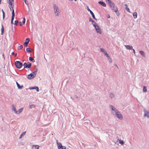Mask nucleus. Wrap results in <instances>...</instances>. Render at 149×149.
I'll return each instance as SVG.
<instances>
[{
  "label": "nucleus",
  "mask_w": 149,
  "mask_h": 149,
  "mask_svg": "<svg viewBox=\"0 0 149 149\" xmlns=\"http://www.w3.org/2000/svg\"><path fill=\"white\" fill-rule=\"evenodd\" d=\"M109 108L111 110L112 114L120 120L122 119L123 116L120 112L112 105H109Z\"/></svg>",
  "instance_id": "f257e3e1"
},
{
  "label": "nucleus",
  "mask_w": 149,
  "mask_h": 149,
  "mask_svg": "<svg viewBox=\"0 0 149 149\" xmlns=\"http://www.w3.org/2000/svg\"><path fill=\"white\" fill-rule=\"evenodd\" d=\"M106 0L108 1V3L111 10L116 13L117 12L118 8L117 7L115 6L114 4L110 0Z\"/></svg>",
  "instance_id": "f03ea898"
},
{
  "label": "nucleus",
  "mask_w": 149,
  "mask_h": 149,
  "mask_svg": "<svg viewBox=\"0 0 149 149\" xmlns=\"http://www.w3.org/2000/svg\"><path fill=\"white\" fill-rule=\"evenodd\" d=\"M37 70L34 72H32L30 74L28 75L27 76V78L29 79H31L34 77L36 75Z\"/></svg>",
  "instance_id": "7ed1b4c3"
},
{
  "label": "nucleus",
  "mask_w": 149,
  "mask_h": 149,
  "mask_svg": "<svg viewBox=\"0 0 149 149\" xmlns=\"http://www.w3.org/2000/svg\"><path fill=\"white\" fill-rule=\"evenodd\" d=\"M93 25L94 27L96 30V32L97 33H98L100 34H101V29L96 24V23L95 24H94Z\"/></svg>",
  "instance_id": "20e7f679"
},
{
  "label": "nucleus",
  "mask_w": 149,
  "mask_h": 149,
  "mask_svg": "<svg viewBox=\"0 0 149 149\" xmlns=\"http://www.w3.org/2000/svg\"><path fill=\"white\" fill-rule=\"evenodd\" d=\"M15 65L17 68L20 69L22 66L23 64L20 62L17 61L15 62Z\"/></svg>",
  "instance_id": "39448f33"
},
{
  "label": "nucleus",
  "mask_w": 149,
  "mask_h": 149,
  "mask_svg": "<svg viewBox=\"0 0 149 149\" xmlns=\"http://www.w3.org/2000/svg\"><path fill=\"white\" fill-rule=\"evenodd\" d=\"M143 112L144 113L143 116L144 117H147V118H149V112L145 109H143Z\"/></svg>",
  "instance_id": "423d86ee"
},
{
  "label": "nucleus",
  "mask_w": 149,
  "mask_h": 149,
  "mask_svg": "<svg viewBox=\"0 0 149 149\" xmlns=\"http://www.w3.org/2000/svg\"><path fill=\"white\" fill-rule=\"evenodd\" d=\"M23 66L24 68H30L31 67V64L29 62H28L27 63H25L23 64Z\"/></svg>",
  "instance_id": "0eeeda50"
},
{
  "label": "nucleus",
  "mask_w": 149,
  "mask_h": 149,
  "mask_svg": "<svg viewBox=\"0 0 149 149\" xmlns=\"http://www.w3.org/2000/svg\"><path fill=\"white\" fill-rule=\"evenodd\" d=\"M87 10L88 11H89L91 14V15H92V16L93 17V19H95V20H97V19L95 17V15L94 14V13H93L92 12V11L89 8V7L88 6H87Z\"/></svg>",
  "instance_id": "6e6552de"
},
{
  "label": "nucleus",
  "mask_w": 149,
  "mask_h": 149,
  "mask_svg": "<svg viewBox=\"0 0 149 149\" xmlns=\"http://www.w3.org/2000/svg\"><path fill=\"white\" fill-rule=\"evenodd\" d=\"M53 7L54 9V12H56L59 11V9L58 6L55 4L53 5Z\"/></svg>",
  "instance_id": "1a4fd4ad"
},
{
  "label": "nucleus",
  "mask_w": 149,
  "mask_h": 149,
  "mask_svg": "<svg viewBox=\"0 0 149 149\" xmlns=\"http://www.w3.org/2000/svg\"><path fill=\"white\" fill-rule=\"evenodd\" d=\"M100 51L103 52L104 54H105V55H106L107 57L109 58H110V57L109 54L107 53L106 51L104 49L101 48Z\"/></svg>",
  "instance_id": "9d476101"
},
{
  "label": "nucleus",
  "mask_w": 149,
  "mask_h": 149,
  "mask_svg": "<svg viewBox=\"0 0 149 149\" xmlns=\"http://www.w3.org/2000/svg\"><path fill=\"white\" fill-rule=\"evenodd\" d=\"M12 110L14 111L15 113H18V111H16V108L13 104L12 105Z\"/></svg>",
  "instance_id": "9b49d317"
},
{
  "label": "nucleus",
  "mask_w": 149,
  "mask_h": 149,
  "mask_svg": "<svg viewBox=\"0 0 149 149\" xmlns=\"http://www.w3.org/2000/svg\"><path fill=\"white\" fill-rule=\"evenodd\" d=\"M29 40H30L29 38H27L26 39V42L24 43V45L25 46V47L27 46L28 44L29 43Z\"/></svg>",
  "instance_id": "f8f14e48"
},
{
  "label": "nucleus",
  "mask_w": 149,
  "mask_h": 149,
  "mask_svg": "<svg viewBox=\"0 0 149 149\" xmlns=\"http://www.w3.org/2000/svg\"><path fill=\"white\" fill-rule=\"evenodd\" d=\"M98 3L104 7H106V3L102 1H100L98 2Z\"/></svg>",
  "instance_id": "ddd939ff"
},
{
  "label": "nucleus",
  "mask_w": 149,
  "mask_h": 149,
  "mask_svg": "<svg viewBox=\"0 0 149 149\" xmlns=\"http://www.w3.org/2000/svg\"><path fill=\"white\" fill-rule=\"evenodd\" d=\"M57 145V146H58V149H59L60 148L63 149L61 143H58Z\"/></svg>",
  "instance_id": "4468645a"
},
{
  "label": "nucleus",
  "mask_w": 149,
  "mask_h": 149,
  "mask_svg": "<svg viewBox=\"0 0 149 149\" xmlns=\"http://www.w3.org/2000/svg\"><path fill=\"white\" fill-rule=\"evenodd\" d=\"M125 46L127 49H132L133 48V47L130 45H125Z\"/></svg>",
  "instance_id": "2eb2a0df"
},
{
  "label": "nucleus",
  "mask_w": 149,
  "mask_h": 149,
  "mask_svg": "<svg viewBox=\"0 0 149 149\" xmlns=\"http://www.w3.org/2000/svg\"><path fill=\"white\" fill-rule=\"evenodd\" d=\"M125 6H126V8H125V9L129 13H130V10L129 8H128V7L127 6V5L126 4H125L124 5Z\"/></svg>",
  "instance_id": "dca6fc26"
},
{
  "label": "nucleus",
  "mask_w": 149,
  "mask_h": 149,
  "mask_svg": "<svg viewBox=\"0 0 149 149\" xmlns=\"http://www.w3.org/2000/svg\"><path fill=\"white\" fill-rule=\"evenodd\" d=\"M16 84L19 89H21L22 88L23 86H20L19 84L17 82H16Z\"/></svg>",
  "instance_id": "f3484780"
},
{
  "label": "nucleus",
  "mask_w": 149,
  "mask_h": 149,
  "mask_svg": "<svg viewBox=\"0 0 149 149\" xmlns=\"http://www.w3.org/2000/svg\"><path fill=\"white\" fill-rule=\"evenodd\" d=\"M139 53H140L141 55H142L143 56L145 57V53L143 51H139Z\"/></svg>",
  "instance_id": "a211bd4d"
},
{
  "label": "nucleus",
  "mask_w": 149,
  "mask_h": 149,
  "mask_svg": "<svg viewBox=\"0 0 149 149\" xmlns=\"http://www.w3.org/2000/svg\"><path fill=\"white\" fill-rule=\"evenodd\" d=\"M133 16L134 17V18L136 19L137 17V13L136 12H135L133 13Z\"/></svg>",
  "instance_id": "6ab92c4d"
},
{
  "label": "nucleus",
  "mask_w": 149,
  "mask_h": 149,
  "mask_svg": "<svg viewBox=\"0 0 149 149\" xmlns=\"http://www.w3.org/2000/svg\"><path fill=\"white\" fill-rule=\"evenodd\" d=\"M33 147H34L35 149H39V148L40 146L38 145H32Z\"/></svg>",
  "instance_id": "aec40b11"
},
{
  "label": "nucleus",
  "mask_w": 149,
  "mask_h": 149,
  "mask_svg": "<svg viewBox=\"0 0 149 149\" xmlns=\"http://www.w3.org/2000/svg\"><path fill=\"white\" fill-rule=\"evenodd\" d=\"M2 26V28H1V35H3V32H4V27H3V26L2 25H1Z\"/></svg>",
  "instance_id": "412c9836"
},
{
  "label": "nucleus",
  "mask_w": 149,
  "mask_h": 149,
  "mask_svg": "<svg viewBox=\"0 0 149 149\" xmlns=\"http://www.w3.org/2000/svg\"><path fill=\"white\" fill-rule=\"evenodd\" d=\"M55 14V15L56 16H57L58 17H59L60 15V13L59 11L56 12H54Z\"/></svg>",
  "instance_id": "4be33fe9"
},
{
  "label": "nucleus",
  "mask_w": 149,
  "mask_h": 149,
  "mask_svg": "<svg viewBox=\"0 0 149 149\" xmlns=\"http://www.w3.org/2000/svg\"><path fill=\"white\" fill-rule=\"evenodd\" d=\"M25 134H26V132H23V133L20 135L19 136V138L21 139L22 136L25 135Z\"/></svg>",
  "instance_id": "5701e85b"
},
{
  "label": "nucleus",
  "mask_w": 149,
  "mask_h": 149,
  "mask_svg": "<svg viewBox=\"0 0 149 149\" xmlns=\"http://www.w3.org/2000/svg\"><path fill=\"white\" fill-rule=\"evenodd\" d=\"M119 143L121 144L122 145H123L124 144V142L123 140H120L119 141Z\"/></svg>",
  "instance_id": "b1692460"
},
{
  "label": "nucleus",
  "mask_w": 149,
  "mask_h": 149,
  "mask_svg": "<svg viewBox=\"0 0 149 149\" xmlns=\"http://www.w3.org/2000/svg\"><path fill=\"white\" fill-rule=\"evenodd\" d=\"M147 89L146 86H144L143 88V91L144 92H146L147 91Z\"/></svg>",
  "instance_id": "393cba45"
},
{
  "label": "nucleus",
  "mask_w": 149,
  "mask_h": 149,
  "mask_svg": "<svg viewBox=\"0 0 149 149\" xmlns=\"http://www.w3.org/2000/svg\"><path fill=\"white\" fill-rule=\"evenodd\" d=\"M23 108H22L19 109L18 111V113H16L17 114H19L20 113H21L23 110Z\"/></svg>",
  "instance_id": "a878e982"
},
{
  "label": "nucleus",
  "mask_w": 149,
  "mask_h": 149,
  "mask_svg": "<svg viewBox=\"0 0 149 149\" xmlns=\"http://www.w3.org/2000/svg\"><path fill=\"white\" fill-rule=\"evenodd\" d=\"M89 21L90 22L91 21V22H92L93 25L94 24L96 23L93 20H92V19H91V18L90 19Z\"/></svg>",
  "instance_id": "bb28decb"
},
{
  "label": "nucleus",
  "mask_w": 149,
  "mask_h": 149,
  "mask_svg": "<svg viewBox=\"0 0 149 149\" xmlns=\"http://www.w3.org/2000/svg\"><path fill=\"white\" fill-rule=\"evenodd\" d=\"M110 96L111 98H113L115 97L114 95L112 93L110 94Z\"/></svg>",
  "instance_id": "cd10ccee"
},
{
  "label": "nucleus",
  "mask_w": 149,
  "mask_h": 149,
  "mask_svg": "<svg viewBox=\"0 0 149 149\" xmlns=\"http://www.w3.org/2000/svg\"><path fill=\"white\" fill-rule=\"evenodd\" d=\"M15 13H14V10L13 9L12 12V17H15Z\"/></svg>",
  "instance_id": "c85d7f7f"
},
{
  "label": "nucleus",
  "mask_w": 149,
  "mask_h": 149,
  "mask_svg": "<svg viewBox=\"0 0 149 149\" xmlns=\"http://www.w3.org/2000/svg\"><path fill=\"white\" fill-rule=\"evenodd\" d=\"M29 60L31 61H33L34 60V58L31 57H30L29 58Z\"/></svg>",
  "instance_id": "c756f323"
},
{
  "label": "nucleus",
  "mask_w": 149,
  "mask_h": 149,
  "mask_svg": "<svg viewBox=\"0 0 149 149\" xmlns=\"http://www.w3.org/2000/svg\"><path fill=\"white\" fill-rule=\"evenodd\" d=\"M36 106L34 104H32L29 107L30 109L35 107Z\"/></svg>",
  "instance_id": "7c9ffc66"
},
{
  "label": "nucleus",
  "mask_w": 149,
  "mask_h": 149,
  "mask_svg": "<svg viewBox=\"0 0 149 149\" xmlns=\"http://www.w3.org/2000/svg\"><path fill=\"white\" fill-rule=\"evenodd\" d=\"M18 23V21L17 20H15V21L14 25L15 26H17V24Z\"/></svg>",
  "instance_id": "2f4dec72"
},
{
  "label": "nucleus",
  "mask_w": 149,
  "mask_h": 149,
  "mask_svg": "<svg viewBox=\"0 0 149 149\" xmlns=\"http://www.w3.org/2000/svg\"><path fill=\"white\" fill-rule=\"evenodd\" d=\"M26 51L28 52H31V51L30 50V49L29 48H27L26 49Z\"/></svg>",
  "instance_id": "473e14b6"
},
{
  "label": "nucleus",
  "mask_w": 149,
  "mask_h": 149,
  "mask_svg": "<svg viewBox=\"0 0 149 149\" xmlns=\"http://www.w3.org/2000/svg\"><path fill=\"white\" fill-rule=\"evenodd\" d=\"M8 3L11 5H12V2L13 1V0H9Z\"/></svg>",
  "instance_id": "72a5a7b5"
},
{
  "label": "nucleus",
  "mask_w": 149,
  "mask_h": 149,
  "mask_svg": "<svg viewBox=\"0 0 149 149\" xmlns=\"http://www.w3.org/2000/svg\"><path fill=\"white\" fill-rule=\"evenodd\" d=\"M23 48V46L22 45H21L20 46H19L18 48V49H21Z\"/></svg>",
  "instance_id": "f704fd0d"
},
{
  "label": "nucleus",
  "mask_w": 149,
  "mask_h": 149,
  "mask_svg": "<svg viewBox=\"0 0 149 149\" xmlns=\"http://www.w3.org/2000/svg\"><path fill=\"white\" fill-rule=\"evenodd\" d=\"M29 88L30 90L35 89H36V86L34 87H30Z\"/></svg>",
  "instance_id": "c9c22d12"
},
{
  "label": "nucleus",
  "mask_w": 149,
  "mask_h": 149,
  "mask_svg": "<svg viewBox=\"0 0 149 149\" xmlns=\"http://www.w3.org/2000/svg\"><path fill=\"white\" fill-rule=\"evenodd\" d=\"M14 18V17H11V23L12 24H13V21Z\"/></svg>",
  "instance_id": "e433bc0d"
},
{
  "label": "nucleus",
  "mask_w": 149,
  "mask_h": 149,
  "mask_svg": "<svg viewBox=\"0 0 149 149\" xmlns=\"http://www.w3.org/2000/svg\"><path fill=\"white\" fill-rule=\"evenodd\" d=\"M36 89L37 92H38L39 91V88L37 86H36V89Z\"/></svg>",
  "instance_id": "4c0bfd02"
},
{
  "label": "nucleus",
  "mask_w": 149,
  "mask_h": 149,
  "mask_svg": "<svg viewBox=\"0 0 149 149\" xmlns=\"http://www.w3.org/2000/svg\"><path fill=\"white\" fill-rule=\"evenodd\" d=\"M36 89L37 92H38L39 91V88L37 86H36V89Z\"/></svg>",
  "instance_id": "58836bf2"
},
{
  "label": "nucleus",
  "mask_w": 149,
  "mask_h": 149,
  "mask_svg": "<svg viewBox=\"0 0 149 149\" xmlns=\"http://www.w3.org/2000/svg\"><path fill=\"white\" fill-rule=\"evenodd\" d=\"M25 19L24 18H23V22H22V23L23 24H24L25 23Z\"/></svg>",
  "instance_id": "ea45409f"
},
{
  "label": "nucleus",
  "mask_w": 149,
  "mask_h": 149,
  "mask_svg": "<svg viewBox=\"0 0 149 149\" xmlns=\"http://www.w3.org/2000/svg\"><path fill=\"white\" fill-rule=\"evenodd\" d=\"M10 9V10H11L13 9V6H12V5L9 6Z\"/></svg>",
  "instance_id": "a19ab883"
},
{
  "label": "nucleus",
  "mask_w": 149,
  "mask_h": 149,
  "mask_svg": "<svg viewBox=\"0 0 149 149\" xmlns=\"http://www.w3.org/2000/svg\"><path fill=\"white\" fill-rule=\"evenodd\" d=\"M108 59L109 60V62L110 63H111L112 62V60H111V58H108Z\"/></svg>",
  "instance_id": "79ce46f5"
},
{
  "label": "nucleus",
  "mask_w": 149,
  "mask_h": 149,
  "mask_svg": "<svg viewBox=\"0 0 149 149\" xmlns=\"http://www.w3.org/2000/svg\"><path fill=\"white\" fill-rule=\"evenodd\" d=\"M2 56H3V60H5V55H4V54H3Z\"/></svg>",
  "instance_id": "37998d69"
},
{
  "label": "nucleus",
  "mask_w": 149,
  "mask_h": 149,
  "mask_svg": "<svg viewBox=\"0 0 149 149\" xmlns=\"http://www.w3.org/2000/svg\"><path fill=\"white\" fill-rule=\"evenodd\" d=\"M24 1L25 3L26 4L28 5V2L26 1V0H24Z\"/></svg>",
  "instance_id": "c03bdc74"
},
{
  "label": "nucleus",
  "mask_w": 149,
  "mask_h": 149,
  "mask_svg": "<svg viewBox=\"0 0 149 149\" xmlns=\"http://www.w3.org/2000/svg\"><path fill=\"white\" fill-rule=\"evenodd\" d=\"M5 18V13H3V19Z\"/></svg>",
  "instance_id": "a18cd8bd"
},
{
  "label": "nucleus",
  "mask_w": 149,
  "mask_h": 149,
  "mask_svg": "<svg viewBox=\"0 0 149 149\" xmlns=\"http://www.w3.org/2000/svg\"><path fill=\"white\" fill-rule=\"evenodd\" d=\"M22 24H23V23H22V22H19V25L20 26H22Z\"/></svg>",
  "instance_id": "49530a36"
},
{
  "label": "nucleus",
  "mask_w": 149,
  "mask_h": 149,
  "mask_svg": "<svg viewBox=\"0 0 149 149\" xmlns=\"http://www.w3.org/2000/svg\"><path fill=\"white\" fill-rule=\"evenodd\" d=\"M116 139L117 140V142L118 141H119V140H120L119 139V138L118 137L116 138Z\"/></svg>",
  "instance_id": "de8ad7c7"
},
{
  "label": "nucleus",
  "mask_w": 149,
  "mask_h": 149,
  "mask_svg": "<svg viewBox=\"0 0 149 149\" xmlns=\"http://www.w3.org/2000/svg\"><path fill=\"white\" fill-rule=\"evenodd\" d=\"M132 49L133 50V52L134 53V54H135V50L134 49H133V48H132Z\"/></svg>",
  "instance_id": "09e8293b"
},
{
  "label": "nucleus",
  "mask_w": 149,
  "mask_h": 149,
  "mask_svg": "<svg viewBox=\"0 0 149 149\" xmlns=\"http://www.w3.org/2000/svg\"><path fill=\"white\" fill-rule=\"evenodd\" d=\"M114 65H115V66H116V68H117L118 69V66L116 64H114Z\"/></svg>",
  "instance_id": "8fccbe9b"
},
{
  "label": "nucleus",
  "mask_w": 149,
  "mask_h": 149,
  "mask_svg": "<svg viewBox=\"0 0 149 149\" xmlns=\"http://www.w3.org/2000/svg\"><path fill=\"white\" fill-rule=\"evenodd\" d=\"M1 11L3 13H3H5L4 12V11L3 10V9H2Z\"/></svg>",
  "instance_id": "3c124183"
},
{
  "label": "nucleus",
  "mask_w": 149,
  "mask_h": 149,
  "mask_svg": "<svg viewBox=\"0 0 149 149\" xmlns=\"http://www.w3.org/2000/svg\"><path fill=\"white\" fill-rule=\"evenodd\" d=\"M56 142L57 144H58V143H59V142H58V141L57 140H56Z\"/></svg>",
  "instance_id": "603ef678"
},
{
  "label": "nucleus",
  "mask_w": 149,
  "mask_h": 149,
  "mask_svg": "<svg viewBox=\"0 0 149 149\" xmlns=\"http://www.w3.org/2000/svg\"><path fill=\"white\" fill-rule=\"evenodd\" d=\"M12 55H14V52H12L11 53Z\"/></svg>",
  "instance_id": "864d4df0"
},
{
  "label": "nucleus",
  "mask_w": 149,
  "mask_h": 149,
  "mask_svg": "<svg viewBox=\"0 0 149 149\" xmlns=\"http://www.w3.org/2000/svg\"><path fill=\"white\" fill-rule=\"evenodd\" d=\"M116 15H117V16H118V15H119V13H116Z\"/></svg>",
  "instance_id": "5fc2aeb1"
},
{
  "label": "nucleus",
  "mask_w": 149,
  "mask_h": 149,
  "mask_svg": "<svg viewBox=\"0 0 149 149\" xmlns=\"http://www.w3.org/2000/svg\"><path fill=\"white\" fill-rule=\"evenodd\" d=\"M2 0H0V4H1Z\"/></svg>",
  "instance_id": "6e6d98bb"
},
{
  "label": "nucleus",
  "mask_w": 149,
  "mask_h": 149,
  "mask_svg": "<svg viewBox=\"0 0 149 149\" xmlns=\"http://www.w3.org/2000/svg\"><path fill=\"white\" fill-rule=\"evenodd\" d=\"M69 1H72V0H68ZM75 1H76V0H74Z\"/></svg>",
  "instance_id": "4d7b16f0"
},
{
  "label": "nucleus",
  "mask_w": 149,
  "mask_h": 149,
  "mask_svg": "<svg viewBox=\"0 0 149 149\" xmlns=\"http://www.w3.org/2000/svg\"><path fill=\"white\" fill-rule=\"evenodd\" d=\"M17 56V54H15V56Z\"/></svg>",
  "instance_id": "13d9d810"
},
{
  "label": "nucleus",
  "mask_w": 149,
  "mask_h": 149,
  "mask_svg": "<svg viewBox=\"0 0 149 149\" xmlns=\"http://www.w3.org/2000/svg\"><path fill=\"white\" fill-rule=\"evenodd\" d=\"M110 17V16H108V17H109H109Z\"/></svg>",
  "instance_id": "bf43d9fd"
},
{
  "label": "nucleus",
  "mask_w": 149,
  "mask_h": 149,
  "mask_svg": "<svg viewBox=\"0 0 149 149\" xmlns=\"http://www.w3.org/2000/svg\"><path fill=\"white\" fill-rule=\"evenodd\" d=\"M110 17V16H108V17H109H109Z\"/></svg>",
  "instance_id": "052dcab7"
}]
</instances>
